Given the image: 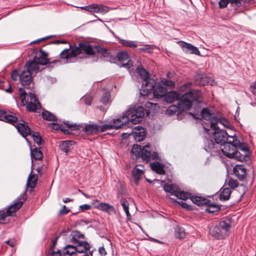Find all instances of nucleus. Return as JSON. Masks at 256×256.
I'll return each instance as SVG.
<instances>
[{
	"label": "nucleus",
	"instance_id": "f257e3e1",
	"mask_svg": "<svg viewBox=\"0 0 256 256\" xmlns=\"http://www.w3.org/2000/svg\"><path fill=\"white\" fill-rule=\"evenodd\" d=\"M214 130V139L216 144L224 146L223 148H220L224 154L228 158L242 161L244 158L237 151V148L246 152L248 150V148L236 136H228L225 130H220L218 128Z\"/></svg>",
	"mask_w": 256,
	"mask_h": 256
},
{
	"label": "nucleus",
	"instance_id": "f03ea898",
	"mask_svg": "<svg viewBox=\"0 0 256 256\" xmlns=\"http://www.w3.org/2000/svg\"><path fill=\"white\" fill-rule=\"evenodd\" d=\"M202 92L198 90H191L188 92L184 94L179 100L178 105H171L167 110L166 114L169 115H178L182 111L189 110L192 106V100L200 102Z\"/></svg>",
	"mask_w": 256,
	"mask_h": 256
},
{
	"label": "nucleus",
	"instance_id": "7ed1b4c3",
	"mask_svg": "<svg viewBox=\"0 0 256 256\" xmlns=\"http://www.w3.org/2000/svg\"><path fill=\"white\" fill-rule=\"evenodd\" d=\"M96 46H93L88 42H81L78 46L72 47L64 49L60 54L61 58L69 59L76 58L78 54L84 52L88 56H94L96 52Z\"/></svg>",
	"mask_w": 256,
	"mask_h": 256
},
{
	"label": "nucleus",
	"instance_id": "20e7f679",
	"mask_svg": "<svg viewBox=\"0 0 256 256\" xmlns=\"http://www.w3.org/2000/svg\"><path fill=\"white\" fill-rule=\"evenodd\" d=\"M202 94L200 98V102L198 100H192V106H194V112H190V114L196 119L199 118L201 116L204 119L206 120H210L213 118L214 116V110L212 108H204L205 103L202 102Z\"/></svg>",
	"mask_w": 256,
	"mask_h": 256
},
{
	"label": "nucleus",
	"instance_id": "39448f33",
	"mask_svg": "<svg viewBox=\"0 0 256 256\" xmlns=\"http://www.w3.org/2000/svg\"><path fill=\"white\" fill-rule=\"evenodd\" d=\"M230 228L229 222L222 221L218 224L212 225L210 228V234L216 239H222L228 236Z\"/></svg>",
	"mask_w": 256,
	"mask_h": 256
},
{
	"label": "nucleus",
	"instance_id": "423d86ee",
	"mask_svg": "<svg viewBox=\"0 0 256 256\" xmlns=\"http://www.w3.org/2000/svg\"><path fill=\"white\" fill-rule=\"evenodd\" d=\"M130 116V121L134 124H137L142 121L144 115V108L142 106H138L136 108H130L126 110L124 116H126L129 119Z\"/></svg>",
	"mask_w": 256,
	"mask_h": 256
},
{
	"label": "nucleus",
	"instance_id": "0eeeda50",
	"mask_svg": "<svg viewBox=\"0 0 256 256\" xmlns=\"http://www.w3.org/2000/svg\"><path fill=\"white\" fill-rule=\"evenodd\" d=\"M128 122L129 118L126 116H123L121 118L114 120L113 124H105L102 126H98L99 130L101 132H104L106 130L114 128L116 129L122 128Z\"/></svg>",
	"mask_w": 256,
	"mask_h": 256
},
{
	"label": "nucleus",
	"instance_id": "6e6552de",
	"mask_svg": "<svg viewBox=\"0 0 256 256\" xmlns=\"http://www.w3.org/2000/svg\"><path fill=\"white\" fill-rule=\"evenodd\" d=\"M26 88L28 90L30 98V102H28L26 108L30 112H36L40 108V104L35 94L30 92L28 87H26Z\"/></svg>",
	"mask_w": 256,
	"mask_h": 256
},
{
	"label": "nucleus",
	"instance_id": "1a4fd4ad",
	"mask_svg": "<svg viewBox=\"0 0 256 256\" xmlns=\"http://www.w3.org/2000/svg\"><path fill=\"white\" fill-rule=\"evenodd\" d=\"M35 51H36V52L34 60L40 66H44L50 63V60L48 58V54L46 52L42 49L39 50H36Z\"/></svg>",
	"mask_w": 256,
	"mask_h": 256
},
{
	"label": "nucleus",
	"instance_id": "9d476101",
	"mask_svg": "<svg viewBox=\"0 0 256 256\" xmlns=\"http://www.w3.org/2000/svg\"><path fill=\"white\" fill-rule=\"evenodd\" d=\"M26 200L25 193L20 195L16 199V202L10 205L6 211L8 214L11 216L12 214L18 210Z\"/></svg>",
	"mask_w": 256,
	"mask_h": 256
},
{
	"label": "nucleus",
	"instance_id": "9b49d317",
	"mask_svg": "<svg viewBox=\"0 0 256 256\" xmlns=\"http://www.w3.org/2000/svg\"><path fill=\"white\" fill-rule=\"evenodd\" d=\"M137 72L140 76L144 80V82L142 85H145L146 87H148L146 89L148 90H150L154 88V84H151L150 85V81H154L153 80L150 78L149 74L144 68L138 67L137 68Z\"/></svg>",
	"mask_w": 256,
	"mask_h": 256
},
{
	"label": "nucleus",
	"instance_id": "f8f14e48",
	"mask_svg": "<svg viewBox=\"0 0 256 256\" xmlns=\"http://www.w3.org/2000/svg\"><path fill=\"white\" fill-rule=\"evenodd\" d=\"M32 74L29 70H24L20 72V80L23 86L27 87L32 81Z\"/></svg>",
	"mask_w": 256,
	"mask_h": 256
},
{
	"label": "nucleus",
	"instance_id": "ddd939ff",
	"mask_svg": "<svg viewBox=\"0 0 256 256\" xmlns=\"http://www.w3.org/2000/svg\"><path fill=\"white\" fill-rule=\"evenodd\" d=\"M233 172L236 176L240 180H244L247 175L246 166L242 164L236 165L233 169Z\"/></svg>",
	"mask_w": 256,
	"mask_h": 256
},
{
	"label": "nucleus",
	"instance_id": "4468645a",
	"mask_svg": "<svg viewBox=\"0 0 256 256\" xmlns=\"http://www.w3.org/2000/svg\"><path fill=\"white\" fill-rule=\"evenodd\" d=\"M178 43L182 48L183 51L185 52L191 54H194L196 55L200 54L199 50L194 46L182 41H180Z\"/></svg>",
	"mask_w": 256,
	"mask_h": 256
},
{
	"label": "nucleus",
	"instance_id": "2eb2a0df",
	"mask_svg": "<svg viewBox=\"0 0 256 256\" xmlns=\"http://www.w3.org/2000/svg\"><path fill=\"white\" fill-rule=\"evenodd\" d=\"M18 120V118L10 114V112L0 110V120L13 124L16 122Z\"/></svg>",
	"mask_w": 256,
	"mask_h": 256
},
{
	"label": "nucleus",
	"instance_id": "dca6fc26",
	"mask_svg": "<svg viewBox=\"0 0 256 256\" xmlns=\"http://www.w3.org/2000/svg\"><path fill=\"white\" fill-rule=\"evenodd\" d=\"M117 57L118 60L122 62V66L126 68H130L132 66V62L128 60L126 63H124V61L128 60L129 58L128 54L125 52H120L118 53Z\"/></svg>",
	"mask_w": 256,
	"mask_h": 256
},
{
	"label": "nucleus",
	"instance_id": "f3484780",
	"mask_svg": "<svg viewBox=\"0 0 256 256\" xmlns=\"http://www.w3.org/2000/svg\"><path fill=\"white\" fill-rule=\"evenodd\" d=\"M218 145L212 140L206 139L204 142V148L207 152H218L220 150L218 149Z\"/></svg>",
	"mask_w": 256,
	"mask_h": 256
},
{
	"label": "nucleus",
	"instance_id": "a211bd4d",
	"mask_svg": "<svg viewBox=\"0 0 256 256\" xmlns=\"http://www.w3.org/2000/svg\"><path fill=\"white\" fill-rule=\"evenodd\" d=\"M16 128L18 132L21 134L24 137H26L27 136L31 134L32 132L30 128L28 126L25 122H18L16 124Z\"/></svg>",
	"mask_w": 256,
	"mask_h": 256
},
{
	"label": "nucleus",
	"instance_id": "6ab92c4d",
	"mask_svg": "<svg viewBox=\"0 0 256 256\" xmlns=\"http://www.w3.org/2000/svg\"><path fill=\"white\" fill-rule=\"evenodd\" d=\"M166 93V88L160 82H158V85L153 90L154 96L157 98H162L164 96Z\"/></svg>",
	"mask_w": 256,
	"mask_h": 256
},
{
	"label": "nucleus",
	"instance_id": "aec40b11",
	"mask_svg": "<svg viewBox=\"0 0 256 256\" xmlns=\"http://www.w3.org/2000/svg\"><path fill=\"white\" fill-rule=\"evenodd\" d=\"M24 68L26 70H29L32 74H36L40 70V65L34 60L28 62L25 64Z\"/></svg>",
	"mask_w": 256,
	"mask_h": 256
},
{
	"label": "nucleus",
	"instance_id": "412c9836",
	"mask_svg": "<svg viewBox=\"0 0 256 256\" xmlns=\"http://www.w3.org/2000/svg\"><path fill=\"white\" fill-rule=\"evenodd\" d=\"M140 156L142 160L146 162H148L150 160L151 152L148 144L145 145L143 146Z\"/></svg>",
	"mask_w": 256,
	"mask_h": 256
},
{
	"label": "nucleus",
	"instance_id": "4be33fe9",
	"mask_svg": "<svg viewBox=\"0 0 256 256\" xmlns=\"http://www.w3.org/2000/svg\"><path fill=\"white\" fill-rule=\"evenodd\" d=\"M218 122H220L224 126L226 127H228V125L229 124L228 121L226 118H223L214 116L212 120V121L210 122V127L213 129L218 128V127L217 126V124Z\"/></svg>",
	"mask_w": 256,
	"mask_h": 256
},
{
	"label": "nucleus",
	"instance_id": "5701e85b",
	"mask_svg": "<svg viewBox=\"0 0 256 256\" xmlns=\"http://www.w3.org/2000/svg\"><path fill=\"white\" fill-rule=\"evenodd\" d=\"M134 137L136 140L138 141L142 140L144 138L145 134L144 128L140 126H137L134 128Z\"/></svg>",
	"mask_w": 256,
	"mask_h": 256
},
{
	"label": "nucleus",
	"instance_id": "b1692460",
	"mask_svg": "<svg viewBox=\"0 0 256 256\" xmlns=\"http://www.w3.org/2000/svg\"><path fill=\"white\" fill-rule=\"evenodd\" d=\"M76 252L79 253H82L88 250L90 248V245L86 241L78 242L74 244Z\"/></svg>",
	"mask_w": 256,
	"mask_h": 256
},
{
	"label": "nucleus",
	"instance_id": "393cba45",
	"mask_svg": "<svg viewBox=\"0 0 256 256\" xmlns=\"http://www.w3.org/2000/svg\"><path fill=\"white\" fill-rule=\"evenodd\" d=\"M191 200L199 206H206L210 202V200L201 196H192L190 197Z\"/></svg>",
	"mask_w": 256,
	"mask_h": 256
},
{
	"label": "nucleus",
	"instance_id": "a878e982",
	"mask_svg": "<svg viewBox=\"0 0 256 256\" xmlns=\"http://www.w3.org/2000/svg\"><path fill=\"white\" fill-rule=\"evenodd\" d=\"M140 166L142 168V169L139 168H138V166H136L132 170V174L136 184L138 182V181L142 178V176L144 174V168L142 166Z\"/></svg>",
	"mask_w": 256,
	"mask_h": 256
},
{
	"label": "nucleus",
	"instance_id": "bb28decb",
	"mask_svg": "<svg viewBox=\"0 0 256 256\" xmlns=\"http://www.w3.org/2000/svg\"><path fill=\"white\" fill-rule=\"evenodd\" d=\"M164 189L166 192L176 196L180 188L176 184H166L164 186Z\"/></svg>",
	"mask_w": 256,
	"mask_h": 256
},
{
	"label": "nucleus",
	"instance_id": "cd10ccee",
	"mask_svg": "<svg viewBox=\"0 0 256 256\" xmlns=\"http://www.w3.org/2000/svg\"><path fill=\"white\" fill-rule=\"evenodd\" d=\"M179 94L176 92H170L168 94L166 93L164 96V100L168 103H172L178 99Z\"/></svg>",
	"mask_w": 256,
	"mask_h": 256
},
{
	"label": "nucleus",
	"instance_id": "c85d7f7f",
	"mask_svg": "<svg viewBox=\"0 0 256 256\" xmlns=\"http://www.w3.org/2000/svg\"><path fill=\"white\" fill-rule=\"evenodd\" d=\"M151 168L159 174H165L164 166L159 162H154L150 164Z\"/></svg>",
	"mask_w": 256,
	"mask_h": 256
},
{
	"label": "nucleus",
	"instance_id": "c756f323",
	"mask_svg": "<svg viewBox=\"0 0 256 256\" xmlns=\"http://www.w3.org/2000/svg\"><path fill=\"white\" fill-rule=\"evenodd\" d=\"M97 209L106 212L108 214H110L114 212V208L112 206L105 202H102L100 204L97 206Z\"/></svg>",
	"mask_w": 256,
	"mask_h": 256
},
{
	"label": "nucleus",
	"instance_id": "7c9ffc66",
	"mask_svg": "<svg viewBox=\"0 0 256 256\" xmlns=\"http://www.w3.org/2000/svg\"><path fill=\"white\" fill-rule=\"evenodd\" d=\"M76 246L68 244L64 248L63 254L64 256H76Z\"/></svg>",
	"mask_w": 256,
	"mask_h": 256
},
{
	"label": "nucleus",
	"instance_id": "2f4dec72",
	"mask_svg": "<svg viewBox=\"0 0 256 256\" xmlns=\"http://www.w3.org/2000/svg\"><path fill=\"white\" fill-rule=\"evenodd\" d=\"M38 181V176L35 174H30L29 176L26 185L28 187L33 188L35 187Z\"/></svg>",
	"mask_w": 256,
	"mask_h": 256
},
{
	"label": "nucleus",
	"instance_id": "473e14b6",
	"mask_svg": "<svg viewBox=\"0 0 256 256\" xmlns=\"http://www.w3.org/2000/svg\"><path fill=\"white\" fill-rule=\"evenodd\" d=\"M232 189L228 188H224L220 194V200H227L230 198L232 193Z\"/></svg>",
	"mask_w": 256,
	"mask_h": 256
},
{
	"label": "nucleus",
	"instance_id": "72a5a7b5",
	"mask_svg": "<svg viewBox=\"0 0 256 256\" xmlns=\"http://www.w3.org/2000/svg\"><path fill=\"white\" fill-rule=\"evenodd\" d=\"M71 236L72 238L70 239V242H73L74 244L78 243V242H81L82 241L79 240V239L84 238V236L76 230L72 231L71 234Z\"/></svg>",
	"mask_w": 256,
	"mask_h": 256
},
{
	"label": "nucleus",
	"instance_id": "f704fd0d",
	"mask_svg": "<svg viewBox=\"0 0 256 256\" xmlns=\"http://www.w3.org/2000/svg\"><path fill=\"white\" fill-rule=\"evenodd\" d=\"M141 150V146L138 144L134 145L131 150V154L132 158L137 159L140 156Z\"/></svg>",
	"mask_w": 256,
	"mask_h": 256
},
{
	"label": "nucleus",
	"instance_id": "c9c22d12",
	"mask_svg": "<svg viewBox=\"0 0 256 256\" xmlns=\"http://www.w3.org/2000/svg\"><path fill=\"white\" fill-rule=\"evenodd\" d=\"M30 154L32 160L34 159L36 160H40L43 157L42 152L38 148H34L31 150Z\"/></svg>",
	"mask_w": 256,
	"mask_h": 256
},
{
	"label": "nucleus",
	"instance_id": "e433bc0d",
	"mask_svg": "<svg viewBox=\"0 0 256 256\" xmlns=\"http://www.w3.org/2000/svg\"><path fill=\"white\" fill-rule=\"evenodd\" d=\"M206 210L210 213H213L218 211L220 210L219 206L212 202L210 200V202L206 205Z\"/></svg>",
	"mask_w": 256,
	"mask_h": 256
},
{
	"label": "nucleus",
	"instance_id": "4c0bfd02",
	"mask_svg": "<svg viewBox=\"0 0 256 256\" xmlns=\"http://www.w3.org/2000/svg\"><path fill=\"white\" fill-rule=\"evenodd\" d=\"M72 142H73L70 140L63 141L60 144V148L62 151L66 153L70 150V147L72 144Z\"/></svg>",
	"mask_w": 256,
	"mask_h": 256
},
{
	"label": "nucleus",
	"instance_id": "58836bf2",
	"mask_svg": "<svg viewBox=\"0 0 256 256\" xmlns=\"http://www.w3.org/2000/svg\"><path fill=\"white\" fill-rule=\"evenodd\" d=\"M98 130V126L96 124L87 125L84 128V131L88 134L96 133Z\"/></svg>",
	"mask_w": 256,
	"mask_h": 256
},
{
	"label": "nucleus",
	"instance_id": "ea45409f",
	"mask_svg": "<svg viewBox=\"0 0 256 256\" xmlns=\"http://www.w3.org/2000/svg\"><path fill=\"white\" fill-rule=\"evenodd\" d=\"M119 40L120 44L124 46L130 47L131 48H136L138 46L136 42L135 41L125 40L120 38Z\"/></svg>",
	"mask_w": 256,
	"mask_h": 256
},
{
	"label": "nucleus",
	"instance_id": "a19ab883",
	"mask_svg": "<svg viewBox=\"0 0 256 256\" xmlns=\"http://www.w3.org/2000/svg\"><path fill=\"white\" fill-rule=\"evenodd\" d=\"M42 118L49 121H56V116L48 110H44L42 114Z\"/></svg>",
	"mask_w": 256,
	"mask_h": 256
},
{
	"label": "nucleus",
	"instance_id": "79ce46f5",
	"mask_svg": "<svg viewBox=\"0 0 256 256\" xmlns=\"http://www.w3.org/2000/svg\"><path fill=\"white\" fill-rule=\"evenodd\" d=\"M120 204L122 206L123 209L125 212L128 218L129 217H130V214L129 212V204L128 202L125 198H122L120 200Z\"/></svg>",
	"mask_w": 256,
	"mask_h": 256
},
{
	"label": "nucleus",
	"instance_id": "37998d69",
	"mask_svg": "<svg viewBox=\"0 0 256 256\" xmlns=\"http://www.w3.org/2000/svg\"><path fill=\"white\" fill-rule=\"evenodd\" d=\"M96 52L101 54L104 57L108 58L110 56V54L108 50L103 48L99 46H96Z\"/></svg>",
	"mask_w": 256,
	"mask_h": 256
},
{
	"label": "nucleus",
	"instance_id": "c03bdc74",
	"mask_svg": "<svg viewBox=\"0 0 256 256\" xmlns=\"http://www.w3.org/2000/svg\"><path fill=\"white\" fill-rule=\"evenodd\" d=\"M176 196L179 199L185 200L190 197V194L184 191H180L179 189Z\"/></svg>",
	"mask_w": 256,
	"mask_h": 256
},
{
	"label": "nucleus",
	"instance_id": "a18cd8bd",
	"mask_svg": "<svg viewBox=\"0 0 256 256\" xmlns=\"http://www.w3.org/2000/svg\"><path fill=\"white\" fill-rule=\"evenodd\" d=\"M186 233L183 228L177 227L176 228L175 236L179 239H182L185 237Z\"/></svg>",
	"mask_w": 256,
	"mask_h": 256
},
{
	"label": "nucleus",
	"instance_id": "49530a36",
	"mask_svg": "<svg viewBox=\"0 0 256 256\" xmlns=\"http://www.w3.org/2000/svg\"><path fill=\"white\" fill-rule=\"evenodd\" d=\"M49 127L54 130H60L64 134H69L68 130H66V128H62V126H60L59 124L56 123L50 124Z\"/></svg>",
	"mask_w": 256,
	"mask_h": 256
},
{
	"label": "nucleus",
	"instance_id": "de8ad7c7",
	"mask_svg": "<svg viewBox=\"0 0 256 256\" xmlns=\"http://www.w3.org/2000/svg\"><path fill=\"white\" fill-rule=\"evenodd\" d=\"M30 136H32L34 142H36L38 146H40L42 144V140L37 132H32Z\"/></svg>",
	"mask_w": 256,
	"mask_h": 256
},
{
	"label": "nucleus",
	"instance_id": "09e8293b",
	"mask_svg": "<svg viewBox=\"0 0 256 256\" xmlns=\"http://www.w3.org/2000/svg\"><path fill=\"white\" fill-rule=\"evenodd\" d=\"M109 8L102 4H98L97 8V13L105 14L109 11Z\"/></svg>",
	"mask_w": 256,
	"mask_h": 256
},
{
	"label": "nucleus",
	"instance_id": "8fccbe9b",
	"mask_svg": "<svg viewBox=\"0 0 256 256\" xmlns=\"http://www.w3.org/2000/svg\"><path fill=\"white\" fill-rule=\"evenodd\" d=\"M160 84L164 87L167 88H172L174 86V83L170 80H164L160 82Z\"/></svg>",
	"mask_w": 256,
	"mask_h": 256
},
{
	"label": "nucleus",
	"instance_id": "3c124183",
	"mask_svg": "<svg viewBox=\"0 0 256 256\" xmlns=\"http://www.w3.org/2000/svg\"><path fill=\"white\" fill-rule=\"evenodd\" d=\"M10 216V214H8L6 212H0V224H5L6 222L7 218Z\"/></svg>",
	"mask_w": 256,
	"mask_h": 256
},
{
	"label": "nucleus",
	"instance_id": "603ef678",
	"mask_svg": "<svg viewBox=\"0 0 256 256\" xmlns=\"http://www.w3.org/2000/svg\"><path fill=\"white\" fill-rule=\"evenodd\" d=\"M110 94L109 92H106L102 97L100 100L104 104H108L110 102Z\"/></svg>",
	"mask_w": 256,
	"mask_h": 256
},
{
	"label": "nucleus",
	"instance_id": "864d4df0",
	"mask_svg": "<svg viewBox=\"0 0 256 256\" xmlns=\"http://www.w3.org/2000/svg\"><path fill=\"white\" fill-rule=\"evenodd\" d=\"M19 92L20 94V97L22 100V102L24 104V102L26 103V96L27 94V92L25 91L24 88H19Z\"/></svg>",
	"mask_w": 256,
	"mask_h": 256
},
{
	"label": "nucleus",
	"instance_id": "5fc2aeb1",
	"mask_svg": "<svg viewBox=\"0 0 256 256\" xmlns=\"http://www.w3.org/2000/svg\"><path fill=\"white\" fill-rule=\"evenodd\" d=\"M228 184V186H230V188H234L238 186V182L236 180L230 179Z\"/></svg>",
	"mask_w": 256,
	"mask_h": 256
},
{
	"label": "nucleus",
	"instance_id": "6e6d98bb",
	"mask_svg": "<svg viewBox=\"0 0 256 256\" xmlns=\"http://www.w3.org/2000/svg\"><path fill=\"white\" fill-rule=\"evenodd\" d=\"M139 50L148 53H150L152 51L153 46L150 45H146L144 47L140 48Z\"/></svg>",
	"mask_w": 256,
	"mask_h": 256
},
{
	"label": "nucleus",
	"instance_id": "4d7b16f0",
	"mask_svg": "<svg viewBox=\"0 0 256 256\" xmlns=\"http://www.w3.org/2000/svg\"><path fill=\"white\" fill-rule=\"evenodd\" d=\"M20 73L18 72L17 70H14L11 74L12 79L14 81L17 80L18 78H20Z\"/></svg>",
	"mask_w": 256,
	"mask_h": 256
},
{
	"label": "nucleus",
	"instance_id": "13d9d810",
	"mask_svg": "<svg viewBox=\"0 0 256 256\" xmlns=\"http://www.w3.org/2000/svg\"><path fill=\"white\" fill-rule=\"evenodd\" d=\"M70 212V210L66 207L65 205L63 206L62 208L58 212V215L62 216L67 214Z\"/></svg>",
	"mask_w": 256,
	"mask_h": 256
},
{
	"label": "nucleus",
	"instance_id": "bf43d9fd",
	"mask_svg": "<svg viewBox=\"0 0 256 256\" xmlns=\"http://www.w3.org/2000/svg\"><path fill=\"white\" fill-rule=\"evenodd\" d=\"M229 2V0H220L218 2L219 6L220 8H226Z\"/></svg>",
	"mask_w": 256,
	"mask_h": 256
},
{
	"label": "nucleus",
	"instance_id": "052dcab7",
	"mask_svg": "<svg viewBox=\"0 0 256 256\" xmlns=\"http://www.w3.org/2000/svg\"><path fill=\"white\" fill-rule=\"evenodd\" d=\"M64 124L68 128H72V130H77L80 128V126L76 124H69L68 122H65Z\"/></svg>",
	"mask_w": 256,
	"mask_h": 256
},
{
	"label": "nucleus",
	"instance_id": "680f3d73",
	"mask_svg": "<svg viewBox=\"0 0 256 256\" xmlns=\"http://www.w3.org/2000/svg\"><path fill=\"white\" fill-rule=\"evenodd\" d=\"M229 2L232 5L236 7H239L241 6V0H229Z\"/></svg>",
	"mask_w": 256,
	"mask_h": 256
},
{
	"label": "nucleus",
	"instance_id": "e2e57ef3",
	"mask_svg": "<svg viewBox=\"0 0 256 256\" xmlns=\"http://www.w3.org/2000/svg\"><path fill=\"white\" fill-rule=\"evenodd\" d=\"M85 104L88 105H90L92 104V98L90 96H86L84 98Z\"/></svg>",
	"mask_w": 256,
	"mask_h": 256
},
{
	"label": "nucleus",
	"instance_id": "0e129e2a",
	"mask_svg": "<svg viewBox=\"0 0 256 256\" xmlns=\"http://www.w3.org/2000/svg\"><path fill=\"white\" fill-rule=\"evenodd\" d=\"M250 88L252 93L256 96V81L250 84Z\"/></svg>",
	"mask_w": 256,
	"mask_h": 256
},
{
	"label": "nucleus",
	"instance_id": "69168bd1",
	"mask_svg": "<svg viewBox=\"0 0 256 256\" xmlns=\"http://www.w3.org/2000/svg\"><path fill=\"white\" fill-rule=\"evenodd\" d=\"M170 199L174 202H176L178 203L182 208H188V206H189L186 204V203L185 202H178L176 199L174 198H170Z\"/></svg>",
	"mask_w": 256,
	"mask_h": 256
},
{
	"label": "nucleus",
	"instance_id": "338daca9",
	"mask_svg": "<svg viewBox=\"0 0 256 256\" xmlns=\"http://www.w3.org/2000/svg\"><path fill=\"white\" fill-rule=\"evenodd\" d=\"M98 252L100 254V256H105L107 254L104 246H101L99 248Z\"/></svg>",
	"mask_w": 256,
	"mask_h": 256
},
{
	"label": "nucleus",
	"instance_id": "774afa93",
	"mask_svg": "<svg viewBox=\"0 0 256 256\" xmlns=\"http://www.w3.org/2000/svg\"><path fill=\"white\" fill-rule=\"evenodd\" d=\"M157 104H154V103H152V102H147L146 104V108H154V109L156 108L157 106Z\"/></svg>",
	"mask_w": 256,
	"mask_h": 256
}]
</instances>
